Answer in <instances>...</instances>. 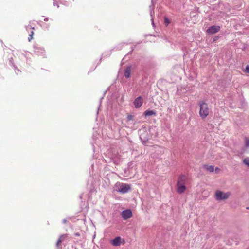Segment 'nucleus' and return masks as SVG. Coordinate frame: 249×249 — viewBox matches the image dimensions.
Segmentation results:
<instances>
[{"label":"nucleus","instance_id":"nucleus-1","mask_svg":"<svg viewBox=\"0 0 249 249\" xmlns=\"http://www.w3.org/2000/svg\"><path fill=\"white\" fill-rule=\"evenodd\" d=\"M199 105L200 107L199 115L202 118H205L209 114L208 104L202 101L199 103Z\"/></svg>","mask_w":249,"mask_h":249},{"label":"nucleus","instance_id":"nucleus-2","mask_svg":"<svg viewBox=\"0 0 249 249\" xmlns=\"http://www.w3.org/2000/svg\"><path fill=\"white\" fill-rule=\"evenodd\" d=\"M230 195V192L224 193L220 190H217L215 194V198L217 200H226L229 197Z\"/></svg>","mask_w":249,"mask_h":249},{"label":"nucleus","instance_id":"nucleus-3","mask_svg":"<svg viewBox=\"0 0 249 249\" xmlns=\"http://www.w3.org/2000/svg\"><path fill=\"white\" fill-rule=\"evenodd\" d=\"M140 138L143 142H146L149 139L148 134L147 132V129L144 127L139 131Z\"/></svg>","mask_w":249,"mask_h":249},{"label":"nucleus","instance_id":"nucleus-4","mask_svg":"<svg viewBox=\"0 0 249 249\" xmlns=\"http://www.w3.org/2000/svg\"><path fill=\"white\" fill-rule=\"evenodd\" d=\"M121 215L123 219H128L132 216V212L131 210L126 209L122 212Z\"/></svg>","mask_w":249,"mask_h":249},{"label":"nucleus","instance_id":"nucleus-5","mask_svg":"<svg viewBox=\"0 0 249 249\" xmlns=\"http://www.w3.org/2000/svg\"><path fill=\"white\" fill-rule=\"evenodd\" d=\"M220 29L219 26L213 25L209 27L206 32L208 34H213L218 32Z\"/></svg>","mask_w":249,"mask_h":249},{"label":"nucleus","instance_id":"nucleus-6","mask_svg":"<svg viewBox=\"0 0 249 249\" xmlns=\"http://www.w3.org/2000/svg\"><path fill=\"white\" fill-rule=\"evenodd\" d=\"M130 189V186L129 185L127 184L122 183L119 188L118 192L122 193H126L128 192Z\"/></svg>","mask_w":249,"mask_h":249},{"label":"nucleus","instance_id":"nucleus-7","mask_svg":"<svg viewBox=\"0 0 249 249\" xmlns=\"http://www.w3.org/2000/svg\"><path fill=\"white\" fill-rule=\"evenodd\" d=\"M143 101V98L141 96H139L136 98L133 102L135 107L136 108H140L142 106Z\"/></svg>","mask_w":249,"mask_h":249},{"label":"nucleus","instance_id":"nucleus-8","mask_svg":"<svg viewBox=\"0 0 249 249\" xmlns=\"http://www.w3.org/2000/svg\"><path fill=\"white\" fill-rule=\"evenodd\" d=\"M154 0H152V5H150L149 6L150 8V15L151 18V22L152 24L153 27H155V23H154V14L155 12L154 11Z\"/></svg>","mask_w":249,"mask_h":249},{"label":"nucleus","instance_id":"nucleus-9","mask_svg":"<svg viewBox=\"0 0 249 249\" xmlns=\"http://www.w3.org/2000/svg\"><path fill=\"white\" fill-rule=\"evenodd\" d=\"M34 52L38 55H43L45 53L44 49L38 47H34Z\"/></svg>","mask_w":249,"mask_h":249},{"label":"nucleus","instance_id":"nucleus-10","mask_svg":"<svg viewBox=\"0 0 249 249\" xmlns=\"http://www.w3.org/2000/svg\"><path fill=\"white\" fill-rule=\"evenodd\" d=\"M177 191L179 194L183 193L186 189L185 184H179L178 185H177Z\"/></svg>","mask_w":249,"mask_h":249},{"label":"nucleus","instance_id":"nucleus-11","mask_svg":"<svg viewBox=\"0 0 249 249\" xmlns=\"http://www.w3.org/2000/svg\"><path fill=\"white\" fill-rule=\"evenodd\" d=\"M121 238L120 237H117L111 240V243L114 246H119L121 245Z\"/></svg>","mask_w":249,"mask_h":249},{"label":"nucleus","instance_id":"nucleus-12","mask_svg":"<svg viewBox=\"0 0 249 249\" xmlns=\"http://www.w3.org/2000/svg\"><path fill=\"white\" fill-rule=\"evenodd\" d=\"M186 178L185 175H180L178 178L177 185H178L179 184H184L186 181Z\"/></svg>","mask_w":249,"mask_h":249},{"label":"nucleus","instance_id":"nucleus-13","mask_svg":"<svg viewBox=\"0 0 249 249\" xmlns=\"http://www.w3.org/2000/svg\"><path fill=\"white\" fill-rule=\"evenodd\" d=\"M131 71V66L127 67L124 71V76L126 78H128L130 77Z\"/></svg>","mask_w":249,"mask_h":249},{"label":"nucleus","instance_id":"nucleus-14","mask_svg":"<svg viewBox=\"0 0 249 249\" xmlns=\"http://www.w3.org/2000/svg\"><path fill=\"white\" fill-rule=\"evenodd\" d=\"M204 168L210 172H213L214 171V166L205 165Z\"/></svg>","mask_w":249,"mask_h":249},{"label":"nucleus","instance_id":"nucleus-15","mask_svg":"<svg viewBox=\"0 0 249 249\" xmlns=\"http://www.w3.org/2000/svg\"><path fill=\"white\" fill-rule=\"evenodd\" d=\"M155 112L152 110H146L144 112V115L145 116H150L152 115H155Z\"/></svg>","mask_w":249,"mask_h":249},{"label":"nucleus","instance_id":"nucleus-16","mask_svg":"<svg viewBox=\"0 0 249 249\" xmlns=\"http://www.w3.org/2000/svg\"><path fill=\"white\" fill-rule=\"evenodd\" d=\"M66 236H67V234L61 235L60 236L59 239L57 240V243H56V246L57 247H58L59 244L63 241V238L65 237H66Z\"/></svg>","mask_w":249,"mask_h":249},{"label":"nucleus","instance_id":"nucleus-17","mask_svg":"<svg viewBox=\"0 0 249 249\" xmlns=\"http://www.w3.org/2000/svg\"><path fill=\"white\" fill-rule=\"evenodd\" d=\"M164 23L166 26L168 25L170 23V20L166 17H164Z\"/></svg>","mask_w":249,"mask_h":249},{"label":"nucleus","instance_id":"nucleus-18","mask_svg":"<svg viewBox=\"0 0 249 249\" xmlns=\"http://www.w3.org/2000/svg\"><path fill=\"white\" fill-rule=\"evenodd\" d=\"M243 162L249 167V158H245L243 160Z\"/></svg>","mask_w":249,"mask_h":249},{"label":"nucleus","instance_id":"nucleus-19","mask_svg":"<svg viewBox=\"0 0 249 249\" xmlns=\"http://www.w3.org/2000/svg\"><path fill=\"white\" fill-rule=\"evenodd\" d=\"M245 72L247 73H249V65H248L246 66Z\"/></svg>","mask_w":249,"mask_h":249},{"label":"nucleus","instance_id":"nucleus-20","mask_svg":"<svg viewBox=\"0 0 249 249\" xmlns=\"http://www.w3.org/2000/svg\"><path fill=\"white\" fill-rule=\"evenodd\" d=\"M127 118L128 120H132L133 118V117L131 115H128Z\"/></svg>","mask_w":249,"mask_h":249},{"label":"nucleus","instance_id":"nucleus-21","mask_svg":"<svg viewBox=\"0 0 249 249\" xmlns=\"http://www.w3.org/2000/svg\"><path fill=\"white\" fill-rule=\"evenodd\" d=\"M218 38H219V36H214V38H213V42H215Z\"/></svg>","mask_w":249,"mask_h":249},{"label":"nucleus","instance_id":"nucleus-22","mask_svg":"<svg viewBox=\"0 0 249 249\" xmlns=\"http://www.w3.org/2000/svg\"><path fill=\"white\" fill-rule=\"evenodd\" d=\"M54 0V2H53V5L54 6H56L58 8L59 7V6L56 3V0Z\"/></svg>","mask_w":249,"mask_h":249},{"label":"nucleus","instance_id":"nucleus-23","mask_svg":"<svg viewBox=\"0 0 249 249\" xmlns=\"http://www.w3.org/2000/svg\"><path fill=\"white\" fill-rule=\"evenodd\" d=\"M246 146H249V139L246 141Z\"/></svg>","mask_w":249,"mask_h":249},{"label":"nucleus","instance_id":"nucleus-24","mask_svg":"<svg viewBox=\"0 0 249 249\" xmlns=\"http://www.w3.org/2000/svg\"><path fill=\"white\" fill-rule=\"evenodd\" d=\"M33 39V36H32V35H29V36L28 37L29 41H31V40Z\"/></svg>","mask_w":249,"mask_h":249},{"label":"nucleus","instance_id":"nucleus-25","mask_svg":"<svg viewBox=\"0 0 249 249\" xmlns=\"http://www.w3.org/2000/svg\"><path fill=\"white\" fill-rule=\"evenodd\" d=\"M30 28V29H34V27H30L29 26H27L26 27V30H28L29 29V28Z\"/></svg>","mask_w":249,"mask_h":249},{"label":"nucleus","instance_id":"nucleus-26","mask_svg":"<svg viewBox=\"0 0 249 249\" xmlns=\"http://www.w3.org/2000/svg\"><path fill=\"white\" fill-rule=\"evenodd\" d=\"M67 222V220L66 219H64L63 220V223H66Z\"/></svg>","mask_w":249,"mask_h":249},{"label":"nucleus","instance_id":"nucleus-27","mask_svg":"<svg viewBox=\"0 0 249 249\" xmlns=\"http://www.w3.org/2000/svg\"><path fill=\"white\" fill-rule=\"evenodd\" d=\"M75 235L76 236H80V234L79 233H75Z\"/></svg>","mask_w":249,"mask_h":249},{"label":"nucleus","instance_id":"nucleus-28","mask_svg":"<svg viewBox=\"0 0 249 249\" xmlns=\"http://www.w3.org/2000/svg\"><path fill=\"white\" fill-rule=\"evenodd\" d=\"M44 20L45 21H48L49 20V19L48 18H45L44 19Z\"/></svg>","mask_w":249,"mask_h":249},{"label":"nucleus","instance_id":"nucleus-29","mask_svg":"<svg viewBox=\"0 0 249 249\" xmlns=\"http://www.w3.org/2000/svg\"><path fill=\"white\" fill-rule=\"evenodd\" d=\"M30 35H32V36H33V35H34V32L32 31Z\"/></svg>","mask_w":249,"mask_h":249},{"label":"nucleus","instance_id":"nucleus-30","mask_svg":"<svg viewBox=\"0 0 249 249\" xmlns=\"http://www.w3.org/2000/svg\"><path fill=\"white\" fill-rule=\"evenodd\" d=\"M216 170H219V168L218 167H216V169H215Z\"/></svg>","mask_w":249,"mask_h":249},{"label":"nucleus","instance_id":"nucleus-31","mask_svg":"<svg viewBox=\"0 0 249 249\" xmlns=\"http://www.w3.org/2000/svg\"><path fill=\"white\" fill-rule=\"evenodd\" d=\"M17 71H18V72L20 71L18 69H17Z\"/></svg>","mask_w":249,"mask_h":249},{"label":"nucleus","instance_id":"nucleus-32","mask_svg":"<svg viewBox=\"0 0 249 249\" xmlns=\"http://www.w3.org/2000/svg\"><path fill=\"white\" fill-rule=\"evenodd\" d=\"M247 209H249V207H247Z\"/></svg>","mask_w":249,"mask_h":249},{"label":"nucleus","instance_id":"nucleus-33","mask_svg":"<svg viewBox=\"0 0 249 249\" xmlns=\"http://www.w3.org/2000/svg\"><path fill=\"white\" fill-rule=\"evenodd\" d=\"M247 249H249V248Z\"/></svg>","mask_w":249,"mask_h":249}]
</instances>
